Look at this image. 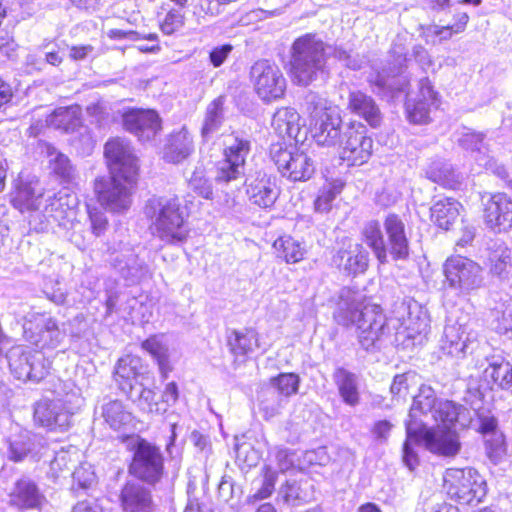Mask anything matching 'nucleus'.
<instances>
[{
    "label": "nucleus",
    "instance_id": "1",
    "mask_svg": "<svg viewBox=\"0 0 512 512\" xmlns=\"http://www.w3.org/2000/svg\"><path fill=\"white\" fill-rule=\"evenodd\" d=\"M334 319L342 326H356L359 342L366 350L389 333L381 307L367 302L362 292L348 287L339 292Z\"/></svg>",
    "mask_w": 512,
    "mask_h": 512
},
{
    "label": "nucleus",
    "instance_id": "2",
    "mask_svg": "<svg viewBox=\"0 0 512 512\" xmlns=\"http://www.w3.org/2000/svg\"><path fill=\"white\" fill-rule=\"evenodd\" d=\"M144 214L151 221L152 234L161 241L178 244L187 239L188 213L178 197H153L147 201Z\"/></svg>",
    "mask_w": 512,
    "mask_h": 512
},
{
    "label": "nucleus",
    "instance_id": "3",
    "mask_svg": "<svg viewBox=\"0 0 512 512\" xmlns=\"http://www.w3.org/2000/svg\"><path fill=\"white\" fill-rule=\"evenodd\" d=\"M455 422L446 423L445 419L433 424L423 425L419 434L411 439L406 434V440L403 444V462L413 470L418 465V456L414 446L422 444L429 452L445 457L455 456L460 449L458 435L453 429Z\"/></svg>",
    "mask_w": 512,
    "mask_h": 512
},
{
    "label": "nucleus",
    "instance_id": "4",
    "mask_svg": "<svg viewBox=\"0 0 512 512\" xmlns=\"http://www.w3.org/2000/svg\"><path fill=\"white\" fill-rule=\"evenodd\" d=\"M460 407L448 400H438L435 391L427 385H421L419 392L414 396L406 421V434L411 439L419 434L423 425L433 424L445 419L446 423L456 422Z\"/></svg>",
    "mask_w": 512,
    "mask_h": 512
},
{
    "label": "nucleus",
    "instance_id": "5",
    "mask_svg": "<svg viewBox=\"0 0 512 512\" xmlns=\"http://www.w3.org/2000/svg\"><path fill=\"white\" fill-rule=\"evenodd\" d=\"M305 109L309 117L310 132L320 146L334 147L343 137L342 118L336 107L313 92L305 97Z\"/></svg>",
    "mask_w": 512,
    "mask_h": 512
},
{
    "label": "nucleus",
    "instance_id": "6",
    "mask_svg": "<svg viewBox=\"0 0 512 512\" xmlns=\"http://www.w3.org/2000/svg\"><path fill=\"white\" fill-rule=\"evenodd\" d=\"M325 48L316 35L306 34L292 45L291 78L294 83L308 86L318 78L325 66Z\"/></svg>",
    "mask_w": 512,
    "mask_h": 512
},
{
    "label": "nucleus",
    "instance_id": "7",
    "mask_svg": "<svg viewBox=\"0 0 512 512\" xmlns=\"http://www.w3.org/2000/svg\"><path fill=\"white\" fill-rule=\"evenodd\" d=\"M444 489L451 500L463 505L479 503L487 493L484 477L473 468L447 469Z\"/></svg>",
    "mask_w": 512,
    "mask_h": 512
},
{
    "label": "nucleus",
    "instance_id": "8",
    "mask_svg": "<svg viewBox=\"0 0 512 512\" xmlns=\"http://www.w3.org/2000/svg\"><path fill=\"white\" fill-rule=\"evenodd\" d=\"M6 359L13 376L22 381H41L51 366L43 351L24 345L12 346L6 353Z\"/></svg>",
    "mask_w": 512,
    "mask_h": 512
},
{
    "label": "nucleus",
    "instance_id": "9",
    "mask_svg": "<svg viewBox=\"0 0 512 512\" xmlns=\"http://www.w3.org/2000/svg\"><path fill=\"white\" fill-rule=\"evenodd\" d=\"M250 150L251 142L247 137L239 134L227 136L224 140L223 159L216 166L215 181L229 183L242 178Z\"/></svg>",
    "mask_w": 512,
    "mask_h": 512
},
{
    "label": "nucleus",
    "instance_id": "10",
    "mask_svg": "<svg viewBox=\"0 0 512 512\" xmlns=\"http://www.w3.org/2000/svg\"><path fill=\"white\" fill-rule=\"evenodd\" d=\"M403 315L396 340L406 347L422 345L430 332L428 311L414 300L402 304Z\"/></svg>",
    "mask_w": 512,
    "mask_h": 512
},
{
    "label": "nucleus",
    "instance_id": "11",
    "mask_svg": "<svg viewBox=\"0 0 512 512\" xmlns=\"http://www.w3.org/2000/svg\"><path fill=\"white\" fill-rule=\"evenodd\" d=\"M73 204L71 196L66 191L44 196L40 211L29 216L30 228L36 232H44L53 224L65 226V220L74 216Z\"/></svg>",
    "mask_w": 512,
    "mask_h": 512
},
{
    "label": "nucleus",
    "instance_id": "12",
    "mask_svg": "<svg viewBox=\"0 0 512 512\" xmlns=\"http://www.w3.org/2000/svg\"><path fill=\"white\" fill-rule=\"evenodd\" d=\"M134 183L135 180L123 179L116 175H111L109 179H96L94 191L99 204L112 213L126 212L132 203Z\"/></svg>",
    "mask_w": 512,
    "mask_h": 512
},
{
    "label": "nucleus",
    "instance_id": "13",
    "mask_svg": "<svg viewBox=\"0 0 512 512\" xmlns=\"http://www.w3.org/2000/svg\"><path fill=\"white\" fill-rule=\"evenodd\" d=\"M270 156L282 176L291 181H306L315 171L311 158L294 146H283L281 143L273 144Z\"/></svg>",
    "mask_w": 512,
    "mask_h": 512
},
{
    "label": "nucleus",
    "instance_id": "14",
    "mask_svg": "<svg viewBox=\"0 0 512 512\" xmlns=\"http://www.w3.org/2000/svg\"><path fill=\"white\" fill-rule=\"evenodd\" d=\"M444 274L449 287L461 295H469L483 284L481 266L463 256L448 258L444 263Z\"/></svg>",
    "mask_w": 512,
    "mask_h": 512
},
{
    "label": "nucleus",
    "instance_id": "15",
    "mask_svg": "<svg viewBox=\"0 0 512 512\" xmlns=\"http://www.w3.org/2000/svg\"><path fill=\"white\" fill-rule=\"evenodd\" d=\"M25 337L42 349H55L65 339L66 332L58 322L44 314L32 313L23 323Z\"/></svg>",
    "mask_w": 512,
    "mask_h": 512
},
{
    "label": "nucleus",
    "instance_id": "16",
    "mask_svg": "<svg viewBox=\"0 0 512 512\" xmlns=\"http://www.w3.org/2000/svg\"><path fill=\"white\" fill-rule=\"evenodd\" d=\"M476 339L477 333L470 328L467 315L458 319L450 316L440 340V349L452 357H463L472 349Z\"/></svg>",
    "mask_w": 512,
    "mask_h": 512
},
{
    "label": "nucleus",
    "instance_id": "17",
    "mask_svg": "<svg viewBox=\"0 0 512 512\" xmlns=\"http://www.w3.org/2000/svg\"><path fill=\"white\" fill-rule=\"evenodd\" d=\"M485 139L486 135L484 133L463 128L459 132L457 143L461 148L471 153L474 161L479 166L501 179H507V169L491 155L489 144Z\"/></svg>",
    "mask_w": 512,
    "mask_h": 512
},
{
    "label": "nucleus",
    "instance_id": "18",
    "mask_svg": "<svg viewBox=\"0 0 512 512\" xmlns=\"http://www.w3.org/2000/svg\"><path fill=\"white\" fill-rule=\"evenodd\" d=\"M405 62L406 58L399 55L389 67L373 68L367 77L373 92L382 97L394 98L405 91L409 84V79L403 72Z\"/></svg>",
    "mask_w": 512,
    "mask_h": 512
},
{
    "label": "nucleus",
    "instance_id": "19",
    "mask_svg": "<svg viewBox=\"0 0 512 512\" xmlns=\"http://www.w3.org/2000/svg\"><path fill=\"white\" fill-rule=\"evenodd\" d=\"M251 79L256 93L264 101L281 98L286 90V80L280 68L268 60L257 61L251 67Z\"/></svg>",
    "mask_w": 512,
    "mask_h": 512
},
{
    "label": "nucleus",
    "instance_id": "20",
    "mask_svg": "<svg viewBox=\"0 0 512 512\" xmlns=\"http://www.w3.org/2000/svg\"><path fill=\"white\" fill-rule=\"evenodd\" d=\"M338 145L340 158L349 166L366 163L373 151V140L367 136L366 128L361 124L349 126Z\"/></svg>",
    "mask_w": 512,
    "mask_h": 512
},
{
    "label": "nucleus",
    "instance_id": "21",
    "mask_svg": "<svg viewBox=\"0 0 512 512\" xmlns=\"http://www.w3.org/2000/svg\"><path fill=\"white\" fill-rule=\"evenodd\" d=\"M130 473L148 483H156L163 474V456L149 442L138 439L130 465Z\"/></svg>",
    "mask_w": 512,
    "mask_h": 512
},
{
    "label": "nucleus",
    "instance_id": "22",
    "mask_svg": "<svg viewBox=\"0 0 512 512\" xmlns=\"http://www.w3.org/2000/svg\"><path fill=\"white\" fill-rule=\"evenodd\" d=\"M106 157L110 175L120 176L123 179L136 180L138 172L137 157L129 141L114 138L105 144Z\"/></svg>",
    "mask_w": 512,
    "mask_h": 512
},
{
    "label": "nucleus",
    "instance_id": "23",
    "mask_svg": "<svg viewBox=\"0 0 512 512\" xmlns=\"http://www.w3.org/2000/svg\"><path fill=\"white\" fill-rule=\"evenodd\" d=\"M73 414V409L65 400H42L35 406L34 421L48 430L63 431L69 427Z\"/></svg>",
    "mask_w": 512,
    "mask_h": 512
},
{
    "label": "nucleus",
    "instance_id": "24",
    "mask_svg": "<svg viewBox=\"0 0 512 512\" xmlns=\"http://www.w3.org/2000/svg\"><path fill=\"white\" fill-rule=\"evenodd\" d=\"M438 93L434 90L428 78H422L418 83L415 97H408L405 103L407 118L415 124H426L430 120V112L438 107Z\"/></svg>",
    "mask_w": 512,
    "mask_h": 512
},
{
    "label": "nucleus",
    "instance_id": "25",
    "mask_svg": "<svg viewBox=\"0 0 512 512\" xmlns=\"http://www.w3.org/2000/svg\"><path fill=\"white\" fill-rule=\"evenodd\" d=\"M124 128L141 142L153 140L161 131V119L152 109H132L123 115Z\"/></svg>",
    "mask_w": 512,
    "mask_h": 512
},
{
    "label": "nucleus",
    "instance_id": "26",
    "mask_svg": "<svg viewBox=\"0 0 512 512\" xmlns=\"http://www.w3.org/2000/svg\"><path fill=\"white\" fill-rule=\"evenodd\" d=\"M484 222L494 232L512 229V199L505 193H496L484 204Z\"/></svg>",
    "mask_w": 512,
    "mask_h": 512
},
{
    "label": "nucleus",
    "instance_id": "27",
    "mask_svg": "<svg viewBox=\"0 0 512 512\" xmlns=\"http://www.w3.org/2000/svg\"><path fill=\"white\" fill-rule=\"evenodd\" d=\"M142 359L136 355H124L115 366L113 377L118 388L130 398H134L133 390L138 384V377L143 374Z\"/></svg>",
    "mask_w": 512,
    "mask_h": 512
},
{
    "label": "nucleus",
    "instance_id": "28",
    "mask_svg": "<svg viewBox=\"0 0 512 512\" xmlns=\"http://www.w3.org/2000/svg\"><path fill=\"white\" fill-rule=\"evenodd\" d=\"M81 109L79 106L59 107L47 119L50 126L66 132L79 131L85 147L91 150L93 139L85 126L80 124Z\"/></svg>",
    "mask_w": 512,
    "mask_h": 512
},
{
    "label": "nucleus",
    "instance_id": "29",
    "mask_svg": "<svg viewBox=\"0 0 512 512\" xmlns=\"http://www.w3.org/2000/svg\"><path fill=\"white\" fill-rule=\"evenodd\" d=\"M369 254L359 243L348 242L337 251L333 263L345 274L356 276L367 270Z\"/></svg>",
    "mask_w": 512,
    "mask_h": 512
},
{
    "label": "nucleus",
    "instance_id": "30",
    "mask_svg": "<svg viewBox=\"0 0 512 512\" xmlns=\"http://www.w3.org/2000/svg\"><path fill=\"white\" fill-rule=\"evenodd\" d=\"M383 225L387 237V252L395 260L406 259L409 256V241L403 220L396 214H389Z\"/></svg>",
    "mask_w": 512,
    "mask_h": 512
},
{
    "label": "nucleus",
    "instance_id": "31",
    "mask_svg": "<svg viewBox=\"0 0 512 512\" xmlns=\"http://www.w3.org/2000/svg\"><path fill=\"white\" fill-rule=\"evenodd\" d=\"M246 185L249 201L260 208L272 207L279 196L278 187L266 174H259L254 179H247Z\"/></svg>",
    "mask_w": 512,
    "mask_h": 512
},
{
    "label": "nucleus",
    "instance_id": "32",
    "mask_svg": "<svg viewBox=\"0 0 512 512\" xmlns=\"http://www.w3.org/2000/svg\"><path fill=\"white\" fill-rule=\"evenodd\" d=\"M43 188L36 182H19L12 194V205L21 213L29 212L31 216L40 211L43 204Z\"/></svg>",
    "mask_w": 512,
    "mask_h": 512
},
{
    "label": "nucleus",
    "instance_id": "33",
    "mask_svg": "<svg viewBox=\"0 0 512 512\" xmlns=\"http://www.w3.org/2000/svg\"><path fill=\"white\" fill-rule=\"evenodd\" d=\"M124 512H153L154 504L150 490L137 482H128L120 495Z\"/></svg>",
    "mask_w": 512,
    "mask_h": 512
},
{
    "label": "nucleus",
    "instance_id": "34",
    "mask_svg": "<svg viewBox=\"0 0 512 512\" xmlns=\"http://www.w3.org/2000/svg\"><path fill=\"white\" fill-rule=\"evenodd\" d=\"M194 151L193 138L186 127L172 132L163 149V158L170 163H180Z\"/></svg>",
    "mask_w": 512,
    "mask_h": 512
},
{
    "label": "nucleus",
    "instance_id": "35",
    "mask_svg": "<svg viewBox=\"0 0 512 512\" xmlns=\"http://www.w3.org/2000/svg\"><path fill=\"white\" fill-rule=\"evenodd\" d=\"M114 266L128 285L136 284L149 276V267L132 251L117 255Z\"/></svg>",
    "mask_w": 512,
    "mask_h": 512
},
{
    "label": "nucleus",
    "instance_id": "36",
    "mask_svg": "<svg viewBox=\"0 0 512 512\" xmlns=\"http://www.w3.org/2000/svg\"><path fill=\"white\" fill-rule=\"evenodd\" d=\"M462 205L454 198L444 197L436 200L430 208L431 221L443 230H449L460 215Z\"/></svg>",
    "mask_w": 512,
    "mask_h": 512
},
{
    "label": "nucleus",
    "instance_id": "37",
    "mask_svg": "<svg viewBox=\"0 0 512 512\" xmlns=\"http://www.w3.org/2000/svg\"><path fill=\"white\" fill-rule=\"evenodd\" d=\"M141 346L155 359L161 376L166 379L173 370L171 353L166 337L162 334L153 335L143 341Z\"/></svg>",
    "mask_w": 512,
    "mask_h": 512
},
{
    "label": "nucleus",
    "instance_id": "38",
    "mask_svg": "<svg viewBox=\"0 0 512 512\" xmlns=\"http://www.w3.org/2000/svg\"><path fill=\"white\" fill-rule=\"evenodd\" d=\"M105 423L115 431H126L133 426L134 417L123 402L110 400L101 407Z\"/></svg>",
    "mask_w": 512,
    "mask_h": 512
},
{
    "label": "nucleus",
    "instance_id": "39",
    "mask_svg": "<svg viewBox=\"0 0 512 512\" xmlns=\"http://www.w3.org/2000/svg\"><path fill=\"white\" fill-rule=\"evenodd\" d=\"M300 114L291 107L279 108L273 115L272 128L283 139H295L301 130Z\"/></svg>",
    "mask_w": 512,
    "mask_h": 512
},
{
    "label": "nucleus",
    "instance_id": "40",
    "mask_svg": "<svg viewBox=\"0 0 512 512\" xmlns=\"http://www.w3.org/2000/svg\"><path fill=\"white\" fill-rule=\"evenodd\" d=\"M348 107L354 114L362 117L372 127L381 122V113L372 97L361 91H352L349 94Z\"/></svg>",
    "mask_w": 512,
    "mask_h": 512
},
{
    "label": "nucleus",
    "instance_id": "41",
    "mask_svg": "<svg viewBox=\"0 0 512 512\" xmlns=\"http://www.w3.org/2000/svg\"><path fill=\"white\" fill-rule=\"evenodd\" d=\"M333 378L343 402L352 407L358 405L360 394L357 375L344 368H338Z\"/></svg>",
    "mask_w": 512,
    "mask_h": 512
},
{
    "label": "nucleus",
    "instance_id": "42",
    "mask_svg": "<svg viewBox=\"0 0 512 512\" xmlns=\"http://www.w3.org/2000/svg\"><path fill=\"white\" fill-rule=\"evenodd\" d=\"M258 339L253 329L233 330L228 335V346L235 357H245L259 347Z\"/></svg>",
    "mask_w": 512,
    "mask_h": 512
},
{
    "label": "nucleus",
    "instance_id": "43",
    "mask_svg": "<svg viewBox=\"0 0 512 512\" xmlns=\"http://www.w3.org/2000/svg\"><path fill=\"white\" fill-rule=\"evenodd\" d=\"M272 247L276 257L287 264H295L302 261L306 254L303 243L288 235L278 237L273 242Z\"/></svg>",
    "mask_w": 512,
    "mask_h": 512
},
{
    "label": "nucleus",
    "instance_id": "44",
    "mask_svg": "<svg viewBox=\"0 0 512 512\" xmlns=\"http://www.w3.org/2000/svg\"><path fill=\"white\" fill-rule=\"evenodd\" d=\"M40 494L36 485L28 480H19L10 493V503L18 508H34L40 504Z\"/></svg>",
    "mask_w": 512,
    "mask_h": 512
},
{
    "label": "nucleus",
    "instance_id": "45",
    "mask_svg": "<svg viewBox=\"0 0 512 512\" xmlns=\"http://www.w3.org/2000/svg\"><path fill=\"white\" fill-rule=\"evenodd\" d=\"M47 156L51 173L62 182L70 183L76 178L77 171L65 154L57 151L54 147L48 146Z\"/></svg>",
    "mask_w": 512,
    "mask_h": 512
},
{
    "label": "nucleus",
    "instance_id": "46",
    "mask_svg": "<svg viewBox=\"0 0 512 512\" xmlns=\"http://www.w3.org/2000/svg\"><path fill=\"white\" fill-rule=\"evenodd\" d=\"M483 376L492 387L508 389L512 386V365L501 358L495 359L485 368Z\"/></svg>",
    "mask_w": 512,
    "mask_h": 512
},
{
    "label": "nucleus",
    "instance_id": "47",
    "mask_svg": "<svg viewBox=\"0 0 512 512\" xmlns=\"http://www.w3.org/2000/svg\"><path fill=\"white\" fill-rule=\"evenodd\" d=\"M362 235L365 243L372 249L381 264L387 262V247L381 230V225L376 220L365 223Z\"/></svg>",
    "mask_w": 512,
    "mask_h": 512
},
{
    "label": "nucleus",
    "instance_id": "48",
    "mask_svg": "<svg viewBox=\"0 0 512 512\" xmlns=\"http://www.w3.org/2000/svg\"><path fill=\"white\" fill-rule=\"evenodd\" d=\"M224 104L225 97L219 96L207 106L201 129V135L204 139H209L222 126L224 122Z\"/></svg>",
    "mask_w": 512,
    "mask_h": 512
},
{
    "label": "nucleus",
    "instance_id": "49",
    "mask_svg": "<svg viewBox=\"0 0 512 512\" xmlns=\"http://www.w3.org/2000/svg\"><path fill=\"white\" fill-rule=\"evenodd\" d=\"M426 176L435 183L455 189L461 183V175L444 162L432 163L426 170Z\"/></svg>",
    "mask_w": 512,
    "mask_h": 512
},
{
    "label": "nucleus",
    "instance_id": "50",
    "mask_svg": "<svg viewBox=\"0 0 512 512\" xmlns=\"http://www.w3.org/2000/svg\"><path fill=\"white\" fill-rule=\"evenodd\" d=\"M37 436L27 430L21 431L9 441L8 457L15 462L22 461L34 452Z\"/></svg>",
    "mask_w": 512,
    "mask_h": 512
},
{
    "label": "nucleus",
    "instance_id": "51",
    "mask_svg": "<svg viewBox=\"0 0 512 512\" xmlns=\"http://www.w3.org/2000/svg\"><path fill=\"white\" fill-rule=\"evenodd\" d=\"M490 273L498 277L500 280H506L512 273V257L511 250L500 245L495 249L489 257Z\"/></svg>",
    "mask_w": 512,
    "mask_h": 512
},
{
    "label": "nucleus",
    "instance_id": "52",
    "mask_svg": "<svg viewBox=\"0 0 512 512\" xmlns=\"http://www.w3.org/2000/svg\"><path fill=\"white\" fill-rule=\"evenodd\" d=\"M496 330L506 334L512 332V299L507 298L492 309Z\"/></svg>",
    "mask_w": 512,
    "mask_h": 512
},
{
    "label": "nucleus",
    "instance_id": "53",
    "mask_svg": "<svg viewBox=\"0 0 512 512\" xmlns=\"http://www.w3.org/2000/svg\"><path fill=\"white\" fill-rule=\"evenodd\" d=\"M280 495L285 503L297 506L309 500V493L303 488L302 482L287 481L280 489Z\"/></svg>",
    "mask_w": 512,
    "mask_h": 512
},
{
    "label": "nucleus",
    "instance_id": "54",
    "mask_svg": "<svg viewBox=\"0 0 512 512\" xmlns=\"http://www.w3.org/2000/svg\"><path fill=\"white\" fill-rule=\"evenodd\" d=\"M189 188L204 199H213V188L202 167H196L188 180Z\"/></svg>",
    "mask_w": 512,
    "mask_h": 512
},
{
    "label": "nucleus",
    "instance_id": "55",
    "mask_svg": "<svg viewBox=\"0 0 512 512\" xmlns=\"http://www.w3.org/2000/svg\"><path fill=\"white\" fill-rule=\"evenodd\" d=\"M271 384L282 396L289 397L298 392L300 378L295 373H281L271 379Z\"/></svg>",
    "mask_w": 512,
    "mask_h": 512
},
{
    "label": "nucleus",
    "instance_id": "56",
    "mask_svg": "<svg viewBox=\"0 0 512 512\" xmlns=\"http://www.w3.org/2000/svg\"><path fill=\"white\" fill-rule=\"evenodd\" d=\"M246 437L247 436L245 434L235 436L236 458L249 467L256 466L259 461V454L249 443L245 441Z\"/></svg>",
    "mask_w": 512,
    "mask_h": 512
},
{
    "label": "nucleus",
    "instance_id": "57",
    "mask_svg": "<svg viewBox=\"0 0 512 512\" xmlns=\"http://www.w3.org/2000/svg\"><path fill=\"white\" fill-rule=\"evenodd\" d=\"M78 458V451L75 447H69L68 449H61L56 452L54 459L50 463V469L56 477L65 470L70 471L69 464Z\"/></svg>",
    "mask_w": 512,
    "mask_h": 512
},
{
    "label": "nucleus",
    "instance_id": "58",
    "mask_svg": "<svg viewBox=\"0 0 512 512\" xmlns=\"http://www.w3.org/2000/svg\"><path fill=\"white\" fill-rule=\"evenodd\" d=\"M185 24V15L177 9H171L167 12L160 23V29L165 35H172L180 30Z\"/></svg>",
    "mask_w": 512,
    "mask_h": 512
},
{
    "label": "nucleus",
    "instance_id": "59",
    "mask_svg": "<svg viewBox=\"0 0 512 512\" xmlns=\"http://www.w3.org/2000/svg\"><path fill=\"white\" fill-rule=\"evenodd\" d=\"M277 473L270 466L264 467V478L261 487L255 492L251 498L254 501L263 500L271 496L274 491Z\"/></svg>",
    "mask_w": 512,
    "mask_h": 512
},
{
    "label": "nucleus",
    "instance_id": "60",
    "mask_svg": "<svg viewBox=\"0 0 512 512\" xmlns=\"http://www.w3.org/2000/svg\"><path fill=\"white\" fill-rule=\"evenodd\" d=\"M222 4L218 0H199L194 6V15L198 18H212L221 13Z\"/></svg>",
    "mask_w": 512,
    "mask_h": 512
},
{
    "label": "nucleus",
    "instance_id": "61",
    "mask_svg": "<svg viewBox=\"0 0 512 512\" xmlns=\"http://www.w3.org/2000/svg\"><path fill=\"white\" fill-rule=\"evenodd\" d=\"M339 193L337 187H324L320 190L314 202L316 212L327 213L331 209V205L336 195Z\"/></svg>",
    "mask_w": 512,
    "mask_h": 512
},
{
    "label": "nucleus",
    "instance_id": "62",
    "mask_svg": "<svg viewBox=\"0 0 512 512\" xmlns=\"http://www.w3.org/2000/svg\"><path fill=\"white\" fill-rule=\"evenodd\" d=\"M486 454L493 463H498L505 454L504 440L502 435L493 436L485 442Z\"/></svg>",
    "mask_w": 512,
    "mask_h": 512
},
{
    "label": "nucleus",
    "instance_id": "63",
    "mask_svg": "<svg viewBox=\"0 0 512 512\" xmlns=\"http://www.w3.org/2000/svg\"><path fill=\"white\" fill-rule=\"evenodd\" d=\"M73 479L82 488L90 487L95 481L94 470L89 463H83L72 473Z\"/></svg>",
    "mask_w": 512,
    "mask_h": 512
},
{
    "label": "nucleus",
    "instance_id": "64",
    "mask_svg": "<svg viewBox=\"0 0 512 512\" xmlns=\"http://www.w3.org/2000/svg\"><path fill=\"white\" fill-rule=\"evenodd\" d=\"M154 398L155 392L153 390L141 387L138 399L140 405H146L143 407V409H146L148 412L151 413H164L166 411V407H161L160 404L157 402L153 403Z\"/></svg>",
    "mask_w": 512,
    "mask_h": 512
}]
</instances>
